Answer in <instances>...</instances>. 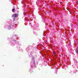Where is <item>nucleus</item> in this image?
<instances>
[{"mask_svg":"<svg viewBox=\"0 0 78 78\" xmlns=\"http://www.w3.org/2000/svg\"><path fill=\"white\" fill-rule=\"evenodd\" d=\"M53 54H54V55H55V53H53Z\"/></svg>","mask_w":78,"mask_h":78,"instance_id":"39448f33","label":"nucleus"},{"mask_svg":"<svg viewBox=\"0 0 78 78\" xmlns=\"http://www.w3.org/2000/svg\"><path fill=\"white\" fill-rule=\"evenodd\" d=\"M13 16H14V17H17L18 16V14H13Z\"/></svg>","mask_w":78,"mask_h":78,"instance_id":"f257e3e1","label":"nucleus"},{"mask_svg":"<svg viewBox=\"0 0 78 78\" xmlns=\"http://www.w3.org/2000/svg\"><path fill=\"white\" fill-rule=\"evenodd\" d=\"M75 51H78V49H76Z\"/></svg>","mask_w":78,"mask_h":78,"instance_id":"7ed1b4c3","label":"nucleus"},{"mask_svg":"<svg viewBox=\"0 0 78 78\" xmlns=\"http://www.w3.org/2000/svg\"><path fill=\"white\" fill-rule=\"evenodd\" d=\"M15 9H12V11L13 12H14V11H15Z\"/></svg>","mask_w":78,"mask_h":78,"instance_id":"f03ea898","label":"nucleus"},{"mask_svg":"<svg viewBox=\"0 0 78 78\" xmlns=\"http://www.w3.org/2000/svg\"><path fill=\"white\" fill-rule=\"evenodd\" d=\"M76 53H77V54H78V51H76Z\"/></svg>","mask_w":78,"mask_h":78,"instance_id":"20e7f679","label":"nucleus"}]
</instances>
